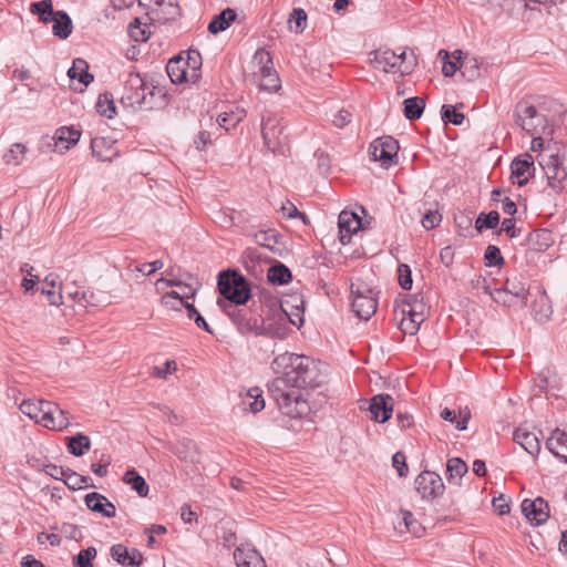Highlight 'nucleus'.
Listing matches in <instances>:
<instances>
[{
    "label": "nucleus",
    "mask_w": 567,
    "mask_h": 567,
    "mask_svg": "<svg viewBox=\"0 0 567 567\" xmlns=\"http://www.w3.org/2000/svg\"><path fill=\"white\" fill-rule=\"evenodd\" d=\"M271 369L278 377L267 388L270 398L279 411L290 419H301L310 411L301 389L319 388L326 381V374L313 359L296 353H282L271 362Z\"/></svg>",
    "instance_id": "1"
},
{
    "label": "nucleus",
    "mask_w": 567,
    "mask_h": 567,
    "mask_svg": "<svg viewBox=\"0 0 567 567\" xmlns=\"http://www.w3.org/2000/svg\"><path fill=\"white\" fill-rule=\"evenodd\" d=\"M217 305L230 318L241 334L254 333L269 338H284V329L280 322L285 321L286 315L282 311V305H279L276 300H268L266 317L262 316V303L254 299L248 309L226 306V302L220 298L217 300Z\"/></svg>",
    "instance_id": "2"
},
{
    "label": "nucleus",
    "mask_w": 567,
    "mask_h": 567,
    "mask_svg": "<svg viewBox=\"0 0 567 567\" xmlns=\"http://www.w3.org/2000/svg\"><path fill=\"white\" fill-rule=\"evenodd\" d=\"M121 103L134 111L161 109L167 104L166 90L155 84L147 75L130 73L124 84Z\"/></svg>",
    "instance_id": "3"
},
{
    "label": "nucleus",
    "mask_w": 567,
    "mask_h": 567,
    "mask_svg": "<svg viewBox=\"0 0 567 567\" xmlns=\"http://www.w3.org/2000/svg\"><path fill=\"white\" fill-rule=\"evenodd\" d=\"M217 289L229 303L226 306H245L251 298L249 281L236 270H223L218 275Z\"/></svg>",
    "instance_id": "4"
},
{
    "label": "nucleus",
    "mask_w": 567,
    "mask_h": 567,
    "mask_svg": "<svg viewBox=\"0 0 567 567\" xmlns=\"http://www.w3.org/2000/svg\"><path fill=\"white\" fill-rule=\"evenodd\" d=\"M565 155L559 147L555 151L544 154L539 162L545 173L547 185L543 189V194L551 197L560 195L567 187V169L564 166Z\"/></svg>",
    "instance_id": "5"
},
{
    "label": "nucleus",
    "mask_w": 567,
    "mask_h": 567,
    "mask_svg": "<svg viewBox=\"0 0 567 567\" xmlns=\"http://www.w3.org/2000/svg\"><path fill=\"white\" fill-rule=\"evenodd\" d=\"M513 118L515 124L530 136L553 133L547 116L526 100L516 103Z\"/></svg>",
    "instance_id": "6"
},
{
    "label": "nucleus",
    "mask_w": 567,
    "mask_h": 567,
    "mask_svg": "<svg viewBox=\"0 0 567 567\" xmlns=\"http://www.w3.org/2000/svg\"><path fill=\"white\" fill-rule=\"evenodd\" d=\"M378 291L358 279L351 284V308L358 318L369 320L378 309Z\"/></svg>",
    "instance_id": "7"
},
{
    "label": "nucleus",
    "mask_w": 567,
    "mask_h": 567,
    "mask_svg": "<svg viewBox=\"0 0 567 567\" xmlns=\"http://www.w3.org/2000/svg\"><path fill=\"white\" fill-rule=\"evenodd\" d=\"M260 127L264 145L275 153L286 140L282 117L272 111L266 110L261 114Z\"/></svg>",
    "instance_id": "8"
},
{
    "label": "nucleus",
    "mask_w": 567,
    "mask_h": 567,
    "mask_svg": "<svg viewBox=\"0 0 567 567\" xmlns=\"http://www.w3.org/2000/svg\"><path fill=\"white\" fill-rule=\"evenodd\" d=\"M399 142L392 136H381L375 138L369 147V153L373 161L381 163L383 168H389L398 164Z\"/></svg>",
    "instance_id": "9"
},
{
    "label": "nucleus",
    "mask_w": 567,
    "mask_h": 567,
    "mask_svg": "<svg viewBox=\"0 0 567 567\" xmlns=\"http://www.w3.org/2000/svg\"><path fill=\"white\" fill-rule=\"evenodd\" d=\"M415 489L423 499L433 501L443 495L445 486L442 477L432 471L421 472L415 481Z\"/></svg>",
    "instance_id": "10"
},
{
    "label": "nucleus",
    "mask_w": 567,
    "mask_h": 567,
    "mask_svg": "<svg viewBox=\"0 0 567 567\" xmlns=\"http://www.w3.org/2000/svg\"><path fill=\"white\" fill-rule=\"evenodd\" d=\"M501 289L506 293L503 296V298L508 300L506 305L511 306L518 301L522 307H526L529 289L527 280L522 274H514L507 277Z\"/></svg>",
    "instance_id": "11"
},
{
    "label": "nucleus",
    "mask_w": 567,
    "mask_h": 567,
    "mask_svg": "<svg viewBox=\"0 0 567 567\" xmlns=\"http://www.w3.org/2000/svg\"><path fill=\"white\" fill-rule=\"evenodd\" d=\"M522 513L532 525H543L549 518V505L543 497L535 499H524L522 502Z\"/></svg>",
    "instance_id": "12"
},
{
    "label": "nucleus",
    "mask_w": 567,
    "mask_h": 567,
    "mask_svg": "<svg viewBox=\"0 0 567 567\" xmlns=\"http://www.w3.org/2000/svg\"><path fill=\"white\" fill-rule=\"evenodd\" d=\"M338 226L342 245L349 244L353 234L365 228L362 218L355 213L348 210H342L339 214Z\"/></svg>",
    "instance_id": "13"
},
{
    "label": "nucleus",
    "mask_w": 567,
    "mask_h": 567,
    "mask_svg": "<svg viewBox=\"0 0 567 567\" xmlns=\"http://www.w3.org/2000/svg\"><path fill=\"white\" fill-rule=\"evenodd\" d=\"M254 238L257 245L269 249L276 256L284 257L287 254L284 237L275 229L259 230Z\"/></svg>",
    "instance_id": "14"
},
{
    "label": "nucleus",
    "mask_w": 567,
    "mask_h": 567,
    "mask_svg": "<svg viewBox=\"0 0 567 567\" xmlns=\"http://www.w3.org/2000/svg\"><path fill=\"white\" fill-rule=\"evenodd\" d=\"M110 555L123 567H140L143 561V556L138 549H128L123 544L113 545L110 549Z\"/></svg>",
    "instance_id": "15"
},
{
    "label": "nucleus",
    "mask_w": 567,
    "mask_h": 567,
    "mask_svg": "<svg viewBox=\"0 0 567 567\" xmlns=\"http://www.w3.org/2000/svg\"><path fill=\"white\" fill-rule=\"evenodd\" d=\"M369 411L375 422H386L393 413V398L390 394L374 395L371 399Z\"/></svg>",
    "instance_id": "16"
},
{
    "label": "nucleus",
    "mask_w": 567,
    "mask_h": 567,
    "mask_svg": "<svg viewBox=\"0 0 567 567\" xmlns=\"http://www.w3.org/2000/svg\"><path fill=\"white\" fill-rule=\"evenodd\" d=\"M530 169L535 171L532 155L525 154L516 157L511 164L512 178L516 179L513 183L519 187L525 186L528 183Z\"/></svg>",
    "instance_id": "17"
},
{
    "label": "nucleus",
    "mask_w": 567,
    "mask_h": 567,
    "mask_svg": "<svg viewBox=\"0 0 567 567\" xmlns=\"http://www.w3.org/2000/svg\"><path fill=\"white\" fill-rule=\"evenodd\" d=\"M92 155L102 162H112L118 155L116 142L107 137H94L90 144Z\"/></svg>",
    "instance_id": "18"
},
{
    "label": "nucleus",
    "mask_w": 567,
    "mask_h": 567,
    "mask_svg": "<svg viewBox=\"0 0 567 567\" xmlns=\"http://www.w3.org/2000/svg\"><path fill=\"white\" fill-rule=\"evenodd\" d=\"M399 307H401L402 316L416 317V319H424L429 309L426 302L424 301V297L422 293L409 295L402 301L401 306H396L394 311L398 312Z\"/></svg>",
    "instance_id": "19"
},
{
    "label": "nucleus",
    "mask_w": 567,
    "mask_h": 567,
    "mask_svg": "<svg viewBox=\"0 0 567 567\" xmlns=\"http://www.w3.org/2000/svg\"><path fill=\"white\" fill-rule=\"evenodd\" d=\"M373 59L371 62L373 63V66L378 70H382L385 73H400V69L396 64L398 58L396 53L390 49H379L374 51Z\"/></svg>",
    "instance_id": "20"
},
{
    "label": "nucleus",
    "mask_w": 567,
    "mask_h": 567,
    "mask_svg": "<svg viewBox=\"0 0 567 567\" xmlns=\"http://www.w3.org/2000/svg\"><path fill=\"white\" fill-rule=\"evenodd\" d=\"M166 73L171 81L175 84L189 82L187 62H184L182 54L168 60L166 65Z\"/></svg>",
    "instance_id": "21"
},
{
    "label": "nucleus",
    "mask_w": 567,
    "mask_h": 567,
    "mask_svg": "<svg viewBox=\"0 0 567 567\" xmlns=\"http://www.w3.org/2000/svg\"><path fill=\"white\" fill-rule=\"evenodd\" d=\"M547 449L559 458L561 462L567 463V433L559 429L553 431L551 435L546 442Z\"/></svg>",
    "instance_id": "22"
},
{
    "label": "nucleus",
    "mask_w": 567,
    "mask_h": 567,
    "mask_svg": "<svg viewBox=\"0 0 567 567\" xmlns=\"http://www.w3.org/2000/svg\"><path fill=\"white\" fill-rule=\"evenodd\" d=\"M513 440L532 456H537L540 452V441L533 432L518 427L514 432Z\"/></svg>",
    "instance_id": "23"
},
{
    "label": "nucleus",
    "mask_w": 567,
    "mask_h": 567,
    "mask_svg": "<svg viewBox=\"0 0 567 567\" xmlns=\"http://www.w3.org/2000/svg\"><path fill=\"white\" fill-rule=\"evenodd\" d=\"M156 20L163 24L176 21L182 16L177 0H163L155 11Z\"/></svg>",
    "instance_id": "24"
},
{
    "label": "nucleus",
    "mask_w": 567,
    "mask_h": 567,
    "mask_svg": "<svg viewBox=\"0 0 567 567\" xmlns=\"http://www.w3.org/2000/svg\"><path fill=\"white\" fill-rule=\"evenodd\" d=\"M71 80H78L83 86H87L94 81V76L89 72V64L84 59L76 58L68 71Z\"/></svg>",
    "instance_id": "25"
},
{
    "label": "nucleus",
    "mask_w": 567,
    "mask_h": 567,
    "mask_svg": "<svg viewBox=\"0 0 567 567\" xmlns=\"http://www.w3.org/2000/svg\"><path fill=\"white\" fill-rule=\"evenodd\" d=\"M237 13L235 10L227 8L223 10L220 13L214 16L212 21L208 24V32L212 34H217L227 30L230 24L236 20Z\"/></svg>",
    "instance_id": "26"
},
{
    "label": "nucleus",
    "mask_w": 567,
    "mask_h": 567,
    "mask_svg": "<svg viewBox=\"0 0 567 567\" xmlns=\"http://www.w3.org/2000/svg\"><path fill=\"white\" fill-rule=\"evenodd\" d=\"M532 308L535 320L542 323L547 322L553 315L551 303L546 291L539 293L534 300Z\"/></svg>",
    "instance_id": "27"
},
{
    "label": "nucleus",
    "mask_w": 567,
    "mask_h": 567,
    "mask_svg": "<svg viewBox=\"0 0 567 567\" xmlns=\"http://www.w3.org/2000/svg\"><path fill=\"white\" fill-rule=\"evenodd\" d=\"M52 22V32L55 37L61 40H65L70 37L73 30V24L70 16L65 11L58 10Z\"/></svg>",
    "instance_id": "28"
},
{
    "label": "nucleus",
    "mask_w": 567,
    "mask_h": 567,
    "mask_svg": "<svg viewBox=\"0 0 567 567\" xmlns=\"http://www.w3.org/2000/svg\"><path fill=\"white\" fill-rule=\"evenodd\" d=\"M468 467L466 463L460 457H452L447 460L446 473L447 482L450 484L460 485L462 477L467 473Z\"/></svg>",
    "instance_id": "29"
},
{
    "label": "nucleus",
    "mask_w": 567,
    "mask_h": 567,
    "mask_svg": "<svg viewBox=\"0 0 567 567\" xmlns=\"http://www.w3.org/2000/svg\"><path fill=\"white\" fill-rule=\"evenodd\" d=\"M241 405L244 411H250L254 414L264 410L265 400L262 398V391L259 388L248 390L243 398Z\"/></svg>",
    "instance_id": "30"
},
{
    "label": "nucleus",
    "mask_w": 567,
    "mask_h": 567,
    "mask_svg": "<svg viewBox=\"0 0 567 567\" xmlns=\"http://www.w3.org/2000/svg\"><path fill=\"white\" fill-rule=\"evenodd\" d=\"M123 482L130 485L133 491L141 497H146L148 494V485L145 478L140 475L135 468L127 470L123 475Z\"/></svg>",
    "instance_id": "31"
},
{
    "label": "nucleus",
    "mask_w": 567,
    "mask_h": 567,
    "mask_svg": "<svg viewBox=\"0 0 567 567\" xmlns=\"http://www.w3.org/2000/svg\"><path fill=\"white\" fill-rule=\"evenodd\" d=\"M267 278L272 285L282 286L292 280V274L286 265L277 261L268 269Z\"/></svg>",
    "instance_id": "32"
},
{
    "label": "nucleus",
    "mask_w": 567,
    "mask_h": 567,
    "mask_svg": "<svg viewBox=\"0 0 567 567\" xmlns=\"http://www.w3.org/2000/svg\"><path fill=\"white\" fill-rule=\"evenodd\" d=\"M68 452L73 456H82L91 449L90 437L83 433H76L68 437Z\"/></svg>",
    "instance_id": "33"
},
{
    "label": "nucleus",
    "mask_w": 567,
    "mask_h": 567,
    "mask_svg": "<svg viewBox=\"0 0 567 567\" xmlns=\"http://www.w3.org/2000/svg\"><path fill=\"white\" fill-rule=\"evenodd\" d=\"M30 12L39 17V20L43 23H50L54 20L56 11L53 10L52 0H41L32 2L30 4Z\"/></svg>",
    "instance_id": "34"
},
{
    "label": "nucleus",
    "mask_w": 567,
    "mask_h": 567,
    "mask_svg": "<svg viewBox=\"0 0 567 567\" xmlns=\"http://www.w3.org/2000/svg\"><path fill=\"white\" fill-rule=\"evenodd\" d=\"M403 114L410 121L419 120L425 109V101L422 97L413 96L403 101Z\"/></svg>",
    "instance_id": "35"
},
{
    "label": "nucleus",
    "mask_w": 567,
    "mask_h": 567,
    "mask_svg": "<svg viewBox=\"0 0 567 567\" xmlns=\"http://www.w3.org/2000/svg\"><path fill=\"white\" fill-rule=\"evenodd\" d=\"M254 62L259 64V78L264 79L270 74H278L272 68V59L268 51L258 49L254 54Z\"/></svg>",
    "instance_id": "36"
},
{
    "label": "nucleus",
    "mask_w": 567,
    "mask_h": 567,
    "mask_svg": "<svg viewBox=\"0 0 567 567\" xmlns=\"http://www.w3.org/2000/svg\"><path fill=\"white\" fill-rule=\"evenodd\" d=\"M81 137V132L73 127H60L56 130L54 140L55 144L65 143L64 148L69 150L71 145H75Z\"/></svg>",
    "instance_id": "37"
},
{
    "label": "nucleus",
    "mask_w": 567,
    "mask_h": 567,
    "mask_svg": "<svg viewBox=\"0 0 567 567\" xmlns=\"http://www.w3.org/2000/svg\"><path fill=\"white\" fill-rule=\"evenodd\" d=\"M186 54L184 62H187L189 82L195 83L200 78L202 55L197 50H188Z\"/></svg>",
    "instance_id": "38"
},
{
    "label": "nucleus",
    "mask_w": 567,
    "mask_h": 567,
    "mask_svg": "<svg viewBox=\"0 0 567 567\" xmlns=\"http://www.w3.org/2000/svg\"><path fill=\"white\" fill-rule=\"evenodd\" d=\"M246 116V111L237 107L236 111L224 112L219 114L217 122L220 127L228 131L230 127H236Z\"/></svg>",
    "instance_id": "39"
},
{
    "label": "nucleus",
    "mask_w": 567,
    "mask_h": 567,
    "mask_svg": "<svg viewBox=\"0 0 567 567\" xmlns=\"http://www.w3.org/2000/svg\"><path fill=\"white\" fill-rule=\"evenodd\" d=\"M460 66L461 75L468 82L475 81L481 75L480 63L474 56H464Z\"/></svg>",
    "instance_id": "40"
},
{
    "label": "nucleus",
    "mask_w": 567,
    "mask_h": 567,
    "mask_svg": "<svg viewBox=\"0 0 567 567\" xmlns=\"http://www.w3.org/2000/svg\"><path fill=\"white\" fill-rule=\"evenodd\" d=\"M473 285L475 288H481L485 293L489 295L492 299L497 303L506 305L508 302L507 299L503 298L505 295L502 289L495 288L492 289L487 279L483 276H478L475 280H473Z\"/></svg>",
    "instance_id": "41"
},
{
    "label": "nucleus",
    "mask_w": 567,
    "mask_h": 567,
    "mask_svg": "<svg viewBox=\"0 0 567 567\" xmlns=\"http://www.w3.org/2000/svg\"><path fill=\"white\" fill-rule=\"evenodd\" d=\"M64 484L73 491L93 486L92 478L90 476L80 475L71 468L66 472Z\"/></svg>",
    "instance_id": "42"
},
{
    "label": "nucleus",
    "mask_w": 567,
    "mask_h": 567,
    "mask_svg": "<svg viewBox=\"0 0 567 567\" xmlns=\"http://www.w3.org/2000/svg\"><path fill=\"white\" fill-rule=\"evenodd\" d=\"M499 223V214L497 210H491L489 213H481L475 221V228L478 233L485 229H494Z\"/></svg>",
    "instance_id": "43"
},
{
    "label": "nucleus",
    "mask_w": 567,
    "mask_h": 567,
    "mask_svg": "<svg viewBox=\"0 0 567 567\" xmlns=\"http://www.w3.org/2000/svg\"><path fill=\"white\" fill-rule=\"evenodd\" d=\"M96 111L107 118H113L116 114L113 95L110 92H104L99 95Z\"/></svg>",
    "instance_id": "44"
},
{
    "label": "nucleus",
    "mask_w": 567,
    "mask_h": 567,
    "mask_svg": "<svg viewBox=\"0 0 567 567\" xmlns=\"http://www.w3.org/2000/svg\"><path fill=\"white\" fill-rule=\"evenodd\" d=\"M70 425L68 412L56 405V411H53L52 419H48L44 426L51 430H63Z\"/></svg>",
    "instance_id": "45"
},
{
    "label": "nucleus",
    "mask_w": 567,
    "mask_h": 567,
    "mask_svg": "<svg viewBox=\"0 0 567 567\" xmlns=\"http://www.w3.org/2000/svg\"><path fill=\"white\" fill-rule=\"evenodd\" d=\"M396 64L400 69V74L402 76L411 74L416 66V58L414 52L411 51L410 54H408L406 51H403L402 53L396 54Z\"/></svg>",
    "instance_id": "46"
},
{
    "label": "nucleus",
    "mask_w": 567,
    "mask_h": 567,
    "mask_svg": "<svg viewBox=\"0 0 567 567\" xmlns=\"http://www.w3.org/2000/svg\"><path fill=\"white\" fill-rule=\"evenodd\" d=\"M441 117L445 124L451 123L456 126L462 125L465 120V115L463 113L457 112L454 106L449 104L442 105Z\"/></svg>",
    "instance_id": "47"
},
{
    "label": "nucleus",
    "mask_w": 567,
    "mask_h": 567,
    "mask_svg": "<svg viewBox=\"0 0 567 567\" xmlns=\"http://www.w3.org/2000/svg\"><path fill=\"white\" fill-rule=\"evenodd\" d=\"M97 551L96 548L90 546L85 549H82L76 556L73 557V566L74 567H94L93 560L96 557Z\"/></svg>",
    "instance_id": "48"
},
{
    "label": "nucleus",
    "mask_w": 567,
    "mask_h": 567,
    "mask_svg": "<svg viewBox=\"0 0 567 567\" xmlns=\"http://www.w3.org/2000/svg\"><path fill=\"white\" fill-rule=\"evenodd\" d=\"M27 153V146L21 143H16L11 148L3 155L6 164L20 165Z\"/></svg>",
    "instance_id": "49"
},
{
    "label": "nucleus",
    "mask_w": 567,
    "mask_h": 567,
    "mask_svg": "<svg viewBox=\"0 0 567 567\" xmlns=\"http://www.w3.org/2000/svg\"><path fill=\"white\" fill-rule=\"evenodd\" d=\"M184 308L186 309L188 319L194 320L195 324L199 329H203L206 332L214 334V330L212 329V327L208 324V322L199 313V311L196 309V307L193 303L185 302Z\"/></svg>",
    "instance_id": "50"
},
{
    "label": "nucleus",
    "mask_w": 567,
    "mask_h": 567,
    "mask_svg": "<svg viewBox=\"0 0 567 567\" xmlns=\"http://www.w3.org/2000/svg\"><path fill=\"white\" fill-rule=\"evenodd\" d=\"M299 300V303L300 305H296L295 306V309H296V313H292V315H289L287 312V310L282 307V311L286 315V318H285V321L280 322L282 329H284V337L286 336V324H287V321H289L291 324L300 328L302 324H303V317H302V312H303V300L301 298H297Z\"/></svg>",
    "instance_id": "51"
},
{
    "label": "nucleus",
    "mask_w": 567,
    "mask_h": 567,
    "mask_svg": "<svg viewBox=\"0 0 567 567\" xmlns=\"http://www.w3.org/2000/svg\"><path fill=\"white\" fill-rule=\"evenodd\" d=\"M484 264L486 267H497L504 264L501 249L495 245H488L484 254Z\"/></svg>",
    "instance_id": "52"
},
{
    "label": "nucleus",
    "mask_w": 567,
    "mask_h": 567,
    "mask_svg": "<svg viewBox=\"0 0 567 567\" xmlns=\"http://www.w3.org/2000/svg\"><path fill=\"white\" fill-rule=\"evenodd\" d=\"M106 501V497L97 492H92L85 495L84 502L87 508L92 512L99 513L103 515L104 507L103 503Z\"/></svg>",
    "instance_id": "53"
},
{
    "label": "nucleus",
    "mask_w": 567,
    "mask_h": 567,
    "mask_svg": "<svg viewBox=\"0 0 567 567\" xmlns=\"http://www.w3.org/2000/svg\"><path fill=\"white\" fill-rule=\"evenodd\" d=\"M288 23L290 25V29H292V23H295V31L297 33L302 32L307 27V13L301 8H296L290 13Z\"/></svg>",
    "instance_id": "54"
},
{
    "label": "nucleus",
    "mask_w": 567,
    "mask_h": 567,
    "mask_svg": "<svg viewBox=\"0 0 567 567\" xmlns=\"http://www.w3.org/2000/svg\"><path fill=\"white\" fill-rule=\"evenodd\" d=\"M241 555L243 547H237L234 553V559L236 561L237 567H265V561L260 554H254L252 560L250 561L241 560Z\"/></svg>",
    "instance_id": "55"
},
{
    "label": "nucleus",
    "mask_w": 567,
    "mask_h": 567,
    "mask_svg": "<svg viewBox=\"0 0 567 567\" xmlns=\"http://www.w3.org/2000/svg\"><path fill=\"white\" fill-rule=\"evenodd\" d=\"M423 321L424 319L422 318L416 319V317L403 316L400 322V329L404 334L413 336L419 331Z\"/></svg>",
    "instance_id": "56"
},
{
    "label": "nucleus",
    "mask_w": 567,
    "mask_h": 567,
    "mask_svg": "<svg viewBox=\"0 0 567 567\" xmlns=\"http://www.w3.org/2000/svg\"><path fill=\"white\" fill-rule=\"evenodd\" d=\"M399 285L404 290H410L413 285L411 269L406 264H401L398 267Z\"/></svg>",
    "instance_id": "57"
},
{
    "label": "nucleus",
    "mask_w": 567,
    "mask_h": 567,
    "mask_svg": "<svg viewBox=\"0 0 567 567\" xmlns=\"http://www.w3.org/2000/svg\"><path fill=\"white\" fill-rule=\"evenodd\" d=\"M39 409V421L44 425L48 419H52L53 411H56V405L53 402L40 400L37 401Z\"/></svg>",
    "instance_id": "58"
},
{
    "label": "nucleus",
    "mask_w": 567,
    "mask_h": 567,
    "mask_svg": "<svg viewBox=\"0 0 567 567\" xmlns=\"http://www.w3.org/2000/svg\"><path fill=\"white\" fill-rule=\"evenodd\" d=\"M281 212L285 217L291 219V218H300L305 225L309 224V218L305 213H301L298 210V208L292 204L291 202L287 200L281 206Z\"/></svg>",
    "instance_id": "59"
},
{
    "label": "nucleus",
    "mask_w": 567,
    "mask_h": 567,
    "mask_svg": "<svg viewBox=\"0 0 567 567\" xmlns=\"http://www.w3.org/2000/svg\"><path fill=\"white\" fill-rule=\"evenodd\" d=\"M441 221H442V215L439 213V210H431V209L425 212L421 219L422 226L427 230L437 227Z\"/></svg>",
    "instance_id": "60"
},
{
    "label": "nucleus",
    "mask_w": 567,
    "mask_h": 567,
    "mask_svg": "<svg viewBox=\"0 0 567 567\" xmlns=\"http://www.w3.org/2000/svg\"><path fill=\"white\" fill-rule=\"evenodd\" d=\"M439 55L443 56V66L442 72L444 76H453L457 70L461 71L460 64L457 62L450 61V55L446 50H440Z\"/></svg>",
    "instance_id": "61"
},
{
    "label": "nucleus",
    "mask_w": 567,
    "mask_h": 567,
    "mask_svg": "<svg viewBox=\"0 0 567 567\" xmlns=\"http://www.w3.org/2000/svg\"><path fill=\"white\" fill-rule=\"evenodd\" d=\"M400 513L402 515L406 530L413 534H419V532L422 529V526L419 520L415 519L414 515L410 511L405 509H401Z\"/></svg>",
    "instance_id": "62"
},
{
    "label": "nucleus",
    "mask_w": 567,
    "mask_h": 567,
    "mask_svg": "<svg viewBox=\"0 0 567 567\" xmlns=\"http://www.w3.org/2000/svg\"><path fill=\"white\" fill-rule=\"evenodd\" d=\"M280 87V79L278 74H270L264 79H259V89L267 92H276Z\"/></svg>",
    "instance_id": "63"
},
{
    "label": "nucleus",
    "mask_w": 567,
    "mask_h": 567,
    "mask_svg": "<svg viewBox=\"0 0 567 567\" xmlns=\"http://www.w3.org/2000/svg\"><path fill=\"white\" fill-rule=\"evenodd\" d=\"M392 465L398 471L400 477H405L409 472V467L405 462V455L403 452H396L392 457Z\"/></svg>",
    "instance_id": "64"
}]
</instances>
